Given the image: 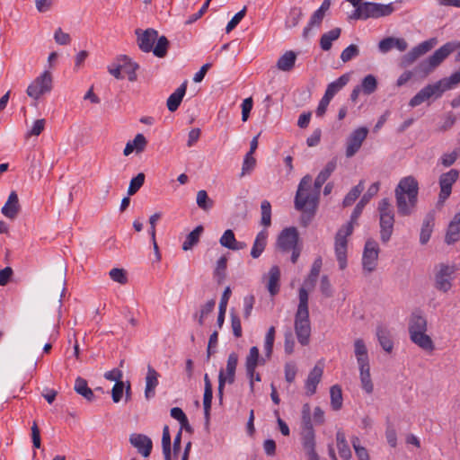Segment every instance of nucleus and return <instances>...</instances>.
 <instances>
[{"label":"nucleus","mask_w":460,"mask_h":460,"mask_svg":"<svg viewBox=\"0 0 460 460\" xmlns=\"http://www.w3.org/2000/svg\"><path fill=\"white\" fill-rule=\"evenodd\" d=\"M359 55V49L355 44H350L346 49H344L341 54V59L346 63L355 58Z\"/></svg>","instance_id":"bf43d9fd"},{"label":"nucleus","mask_w":460,"mask_h":460,"mask_svg":"<svg viewBox=\"0 0 460 460\" xmlns=\"http://www.w3.org/2000/svg\"><path fill=\"white\" fill-rule=\"evenodd\" d=\"M349 76L348 74L341 75L338 79L330 83L327 85V88L323 95L327 96L332 100L334 97V95L349 83Z\"/></svg>","instance_id":"2f4dec72"},{"label":"nucleus","mask_w":460,"mask_h":460,"mask_svg":"<svg viewBox=\"0 0 460 460\" xmlns=\"http://www.w3.org/2000/svg\"><path fill=\"white\" fill-rule=\"evenodd\" d=\"M323 374V364L318 362L314 368L309 372L305 380V387L306 394L312 396L316 393L317 385L321 382Z\"/></svg>","instance_id":"aec40b11"},{"label":"nucleus","mask_w":460,"mask_h":460,"mask_svg":"<svg viewBox=\"0 0 460 460\" xmlns=\"http://www.w3.org/2000/svg\"><path fill=\"white\" fill-rule=\"evenodd\" d=\"M380 249L377 242L372 238L366 241L362 253V269L366 273L376 270Z\"/></svg>","instance_id":"9d476101"},{"label":"nucleus","mask_w":460,"mask_h":460,"mask_svg":"<svg viewBox=\"0 0 460 460\" xmlns=\"http://www.w3.org/2000/svg\"><path fill=\"white\" fill-rule=\"evenodd\" d=\"M204 228L202 226H198L195 229H193L185 238L182 243V250L188 251L190 250L194 245H196L199 241L200 234H202Z\"/></svg>","instance_id":"a19ab883"},{"label":"nucleus","mask_w":460,"mask_h":460,"mask_svg":"<svg viewBox=\"0 0 460 460\" xmlns=\"http://www.w3.org/2000/svg\"><path fill=\"white\" fill-rule=\"evenodd\" d=\"M341 29L337 27L334 28L321 36L320 47L323 50L328 51L332 46V41L338 40L341 36Z\"/></svg>","instance_id":"72a5a7b5"},{"label":"nucleus","mask_w":460,"mask_h":460,"mask_svg":"<svg viewBox=\"0 0 460 460\" xmlns=\"http://www.w3.org/2000/svg\"><path fill=\"white\" fill-rule=\"evenodd\" d=\"M125 71L128 74V78L130 82H135L137 78L136 71L139 68L137 63L133 62L127 56H123Z\"/></svg>","instance_id":"603ef678"},{"label":"nucleus","mask_w":460,"mask_h":460,"mask_svg":"<svg viewBox=\"0 0 460 460\" xmlns=\"http://www.w3.org/2000/svg\"><path fill=\"white\" fill-rule=\"evenodd\" d=\"M264 363L265 359L260 357L259 349L256 346L252 347L245 358L246 375L250 380V388L252 391L253 390L254 370L258 365H263Z\"/></svg>","instance_id":"a211bd4d"},{"label":"nucleus","mask_w":460,"mask_h":460,"mask_svg":"<svg viewBox=\"0 0 460 460\" xmlns=\"http://www.w3.org/2000/svg\"><path fill=\"white\" fill-rule=\"evenodd\" d=\"M256 165V159L253 157L252 154H246L243 162L241 177L245 176L246 174H250Z\"/></svg>","instance_id":"13d9d810"},{"label":"nucleus","mask_w":460,"mask_h":460,"mask_svg":"<svg viewBox=\"0 0 460 460\" xmlns=\"http://www.w3.org/2000/svg\"><path fill=\"white\" fill-rule=\"evenodd\" d=\"M296 60V54L292 51L288 50L286 51L279 59L277 62V67L278 69L288 72L291 71L294 66Z\"/></svg>","instance_id":"473e14b6"},{"label":"nucleus","mask_w":460,"mask_h":460,"mask_svg":"<svg viewBox=\"0 0 460 460\" xmlns=\"http://www.w3.org/2000/svg\"><path fill=\"white\" fill-rule=\"evenodd\" d=\"M187 81L182 83L167 99L166 105L170 111L178 110L186 93Z\"/></svg>","instance_id":"a878e982"},{"label":"nucleus","mask_w":460,"mask_h":460,"mask_svg":"<svg viewBox=\"0 0 460 460\" xmlns=\"http://www.w3.org/2000/svg\"><path fill=\"white\" fill-rule=\"evenodd\" d=\"M129 442L144 457L150 456L153 448V442L147 436L144 434L133 433L129 437Z\"/></svg>","instance_id":"6ab92c4d"},{"label":"nucleus","mask_w":460,"mask_h":460,"mask_svg":"<svg viewBox=\"0 0 460 460\" xmlns=\"http://www.w3.org/2000/svg\"><path fill=\"white\" fill-rule=\"evenodd\" d=\"M322 269V259L317 258L314 260L308 277L305 279L304 284L301 288H304L305 290L306 288H314L319 277L320 271Z\"/></svg>","instance_id":"c9c22d12"},{"label":"nucleus","mask_w":460,"mask_h":460,"mask_svg":"<svg viewBox=\"0 0 460 460\" xmlns=\"http://www.w3.org/2000/svg\"><path fill=\"white\" fill-rule=\"evenodd\" d=\"M336 166L337 162L334 158L326 164L325 167L318 173L314 180V190H311V176L305 175L302 178L295 197L296 209L308 213L310 217L314 215L321 188L335 171Z\"/></svg>","instance_id":"f257e3e1"},{"label":"nucleus","mask_w":460,"mask_h":460,"mask_svg":"<svg viewBox=\"0 0 460 460\" xmlns=\"http://www.w3.org/2000/svg\"><path fill=\"white\" fill-rule=\"evenodd\" d=\"M376 337L384 350L386 352H391L393 350L394 342L391 339L390 332L386 327L383 325L377 326Z\"/></svg>","instance_id":"7c9ffc66"},{"label":"nucleus","mask_w":460,"mask_h":460,"mask_svg":"<svg viewBox=\"0 0 460 460\" xmlns=\"http://www.w3.org/2000/svg\"><path fill=\"white\" fill-rule=\"evenodd\" d=\"M157 31L153 28H148L145 31L137 29L135 33L137 35V43L140 50L146 53L152 51L153 47L157 40Z\"/></svg>","instance_id":"f3484780"},{"label":"nucleus","mask_w":460,"mask_h":460,"mask_svg":"<svg viewBox=\"0 0 460 460\" xmlns=\"http://www.w3.org/2000/svg\"><path fill=\"white\" fill-rule=\"evenodd\" d=\"M146 176L143 172H139L136 177L132 178L128 189V194L132 196L136 194L145 182Z\"/></svg>","instance_id":"4d7b16f0"},{"label":"nucleus","mask_w":460,"mask_h":460,"mask_svg":"<svg viewBox=\"0 0 460 460\" xmlns=\"http://www.w3.org/2000/svg\"><path fill=\"white\" fill-rule=\"evenodd\" d=\"M158 372L150 365L147 367V373L146 376V388L145 397L146 400H150L155 395V388L158 385Z\"/></svg>","instance_id":"5701e85b"},{"label":"nucleus","mask_w":460,"mask_h":460,"mask_svg":"<svg viewBox=\"0 0 460 460\" xmlns=\"http://www.w3.org/2000/svg\"><path fill=\"white\" fill-rule=\"evenodd\" d=\"M19 198L16 191L13 190L9 194L8 199L1 209L2 214L9 218L14 219L20 211Z\"/></svg>","instance_id":"4be33fe9"},{"label":"nucleus","mask_w":460,"mask_h":460,"mask_svg":"<svg viewBox=\"0 0 460 460\" xmlns=\"http://www.w3.org/2000/svg\"><path fill=\"white\" fill-rule=\"evenodd\" d=\"M354 355L358 367L370 366L368 350L362 339H356L354 341Z\"/></svg>","instance_id":"393cba45"},{"label":"nucleus","mask_w":460,"mask_h":460,"mask_svg":"<svg viewBox=\"0 0 460 460\" xmlns=\"http://www.w3.org/2000/svg\"><path fill=\"white\" fill-rule=\"evenodd\" d=\"M364 190V181L361 180L359 182L354 186L349 193L345 196L342 201L343 207L351 206L360 196L361 192Z\"/></svg>","instance_id":"79ce46f5"},{"label":"nucleus","mask_w":460,"mask_h":460,"mask_svg":"<svg viewBox=\"0 0 460 460\" xmlns=\"http://www.w3.org/2000/svg\"><path fill=\"white\" fill-rule=\"evenodd\" d=\"M460 239V214L456 213L449 222L445 235V242L447 244H454Z\"/></svg>","instance_id":"b1692460"},{"label":"nucleus","mask_w":460,"mask_h":460,"mask_svg":"<svg viewBox=\"0 0 460 460\" xmlns=\"http://www.w3.org/2000/svg\"><path fill=\"white\" fill-rule=\"evenodd\" d=\"M434 221L435 217L433 214L429 213L425 217L420 234V242L421 244H426L430 239L433 231Z\"/></svg>","instance_id":"c756f323"},{"label":"nucleus","mask_w":460,"mask_h":460,"mask_svg":"<svg viewBox=\"0 0 460 460\" xmlns=\"http://www.w3.org/2000/svg\"><path fill=\"white\" fill-rule=\"evenodd\" d=\"M444 93L441 83L437 81L434 84H429L420 90L409 102L411 108L417 107L430 98L438 99Z\"/></svg>","instance_id":"9b49d317"},{"label":"nucleus","mask_w":460,"mask_h":460,"mask_svg":"<svg viewBox=\"0 0 460 460\" xmlns=\"http://www.w3.org/2000/svg\"><path fill=\"white\" fill-rule=\"evenodd\" d=\"M215 305L216 301L214 299H210L201 306L199 314H195L194 317H198V323L200 326L204 324L205 317L214 310Z\"/></svg>","instance_id":"5fc2aeb1"},{"label":"nucleus","mask_w":460,"mask_h":460,"mask_svg":"<svg viewBox=\"0 0 460 460\" xmlns=\"http://www.w3.org/2000/svg\"><path fill=\"white\" fill-rule=\"evenodd\" d=\"M171 416L172 418L177 420L180 422L181 426L183 427L186 430H191V427L189 424L188 418L181 408L174 407L171 409Z\"/></svg>","instance_id":"864d4df0"},{"label":"nucleus","mask_w":460,"mask_h":460,"mask_svg":"<svg viewBox=\"0 0 460 460\" xmlns=\"http://www.w3.org/2000/svg\"><path fill=\"white\" fill-rule=\"evenodd\" d=\"M460 155V152L458 150H454L451 153H445L440 157V162L445 167H449L455 164L457 158Z\"/></svg>","instance_id":"69168bd1"},{"label":"nucleus","mask_w":460,"mask_h":460,"mask_svg":"<svg viewBox=\"0 0 460 460\" xmlns=\"http://www.w3.org/2000/svg\"><path fill=\"white\" fill-rule=\"evenodd\" d=\"M459 171L456 169H450L448 172L442 173L439 176L438 183L440 191L438 194V203L444 204L449 198L452 192L453 184L459 178Z\"/></svg>","instance_id":"f8f14e48"},{"label":"nucleus","mask_w":460,"mask_h":460,"mask_svg":"<svg viewBox=\"0 0 460 460\" xmlns=\"http://www.w3.org/2000/svg\"><path fill=\"white\" fill-rule=\"evenodd\" d=\"M359 368V377L361 382L362 389L367 394H372L374 390V385L371 380L370 376V366L367 367H360Z\"/></svg>","instance_id":"ea45409f"},{"label":"nucleus","mask_w":460,"mask_h":460,"mask_svg":"<svg viewBox=\"0 0 460 460\" xmlns=\"http://www.w3.org/2000/svg\"><path fill=\"white\" fill-rule=\"evenodd\" d=\"M395 8L394 6V3H389L387 4H379L375 2H370V18L371 19H378L380 17H385L392 14L394 12Z\"/></svg>","instance_id":"bb28decb"},{"label":"nucleus","mask_w":460,"mask_h":460,"mask_svg":"<svg viewBox=\"0 0 460 460\" xmlns=\"http://www.w3.org/2000/svg\"><path fill=\"white\" fill-rule=\"evenodd\" d=\"M367 134L368 128L367 127H359L350 133L346 143L347 157H352L358 152Z\"/></svg>","instance_id":"ddd939ff"},{"label":"nucleus","mask_w":460,"mask_h":460,"mask_svg":"<svg viewBox=\"0 0 460 460\" xmlns=\"http://www.w3.org/2000/svg\"><path fill=\"white\" fill-rule=\"evenodd\" d=\"M302 17L303 11L300 7L291 8L285 21L286 28L291 29L297 26Z\"/></svg>","instance_id":"c03bdc74"},{"label":"nucleus","mask_w":460,"mask_h":460,"mask_svg":"<svg viewBox=\"0 0 460 460\" xmlns=\"http://www.w3.org/2000/svg\"><path fill=\"white\" fill-rule=\"evenodd\" d=\"M438 43L436 38L429 39L420 42L412 48L407 54L402 57V62L404 66H410L414 63L420 56L426 54L432 49Z\"/></svg>","instance_id":"2eb2a0df"},{"label":"nucleus","mask_w":460,"mask_h":460,"mask_svg":"<svg viewBox=\"0 0 460 460\" xmlns=\"http://www.w3.org/2000/svg\"><path fill=\"white\" fill-rule=\"evenodd\" d=\"M255 304V297L253 295H248L243 297V317L248 319Z\"/></svg>","instance_id":"338daca9"},{"label":"nucleus","mask_w":460,"mask_h":460,"mask_svg":"<svg viewBox=\"0 0 460 460\" xmlns=\"http://www.w3.org/2000/svg\"><path fill=\"white\" fill-rule=\"evenodd\" d=\"M275 333H276L275 327L271 326L269 328V330L265 335L264 350H265V356L267 358H270L271 357V354L273 351Z\"/></svg>","instance_id":"de8ad7c7"},{"label":"nucleus","mask_w":460,"mask_h":460,"mask_svg":"<svg viewBox=\"0 0 460 460\" xmlns=\"http://www.w3.org/2000/svg\"><path fill=\"white\" fill-rule=\"evenodd\" d=\"M196 202L198 207L205 211L210 209L214 205V201L208 197L207 191L204 190L198 191Z\"/></svg>","instance_id":"09e8293b"},{"label":"nucleus","mask_w":460,"mask_h":460,"mask_svg":"<svg viewBox=\"0 0 460 460\" xmlns=\"http://www.w3.org/2000/svg\"><path fill=\"white\" fill-rule=\"evenodd\" d=\"M261 224L265 227H269L271 225V205L268 200H263L261 202Z\"/></svg>","instance_id":"3c124183"},{"label":"nucleus","mask_w":460,"mask_h":460,"mask_svg":"<svg viewBox=\"0 0 460 460\" xmlns=\"http://www.w3.org/2000/svg\"><path fill=\"white\" fill-rule=\"evenodd\" d=\"M238 354L231 352L227 358L225 376L228 377V384L232 385L235 381V371L238 364Z\"/></svg>","instance_id":"4c0bfd02"},{"label":"nucleus","mask_w":460,"mask_h":460,"mask_svg":"<svg viewBox=\"0 0 460 460\" xmlns=\"http://www.w3.org/2000/svg\"><path fill=\"white\" fill-rule=\"evenodd\" d=\"M227 259L225 256H222L217 261V267L215 269V276L218 277L220 279H225L226 270Z\"/></svg>","instance_id":"774afa93"},{"label":"nucleus","mask_w":460,"mask_h":460,"mask_svg":"<svg viewBox=\"0 0 460 460\" xmlns=\"http://www.w3.org/2000/svg\"><path fill=\"white\" fill-rule=\"evenodd\" d=\"M52 87V75L49 70H45L28 85L26 93L34 101H38L42 95L50 93Z\"/></svg>","instance_id":"6e6552de"},{"label":"nucleus","mask_w":460,"mask_h":460,"mask_svg":"<svg viewBox=\"0 0 460 460\" xmlns=\"http://www.w3.org/2000/svg\"><path fill=\"white\" fill-rule=\"evenodd\" d=\"M331 406L333 411H339L342 407V391L339 385H334L330 389Z\"/></svg>","instance_id":"37998d69"},{"label":"nucleus","mask_w":460,"mask_h":460,"mask_svg":"<svg viewBox=\"0 0 460 460\" xmlns=\"http://www.w3.org/2000/svg\"><path fill=\"white\" fill-rule=\"evenodd\" d=\"M301 443L306 455L316 453L314 431H301Z\"/></svg>","instance_id":"58836bf2"},{"label":"nucleus","mask_w":460,"mask_h":460,"mask_svg":"<svg viewBox=\"0 0 460 460\" xmlns=\"http://www.w3.org/2000/svg\"><path fill=\"white\" fill-rule=\"evenodd\" d=\"M110 278L121 285H125L128 282L127 272L123 269L114 268L109 272Z\"/></svg>","instance_id":"680f3d73"},{"label":"nucleus","mask_w":460,"mask_h":460,"mask_svg":"<svg viewBox=\"0 0 460 460\" xmlns=\"http://www.w3.org/2000/svg\"><path fill=\"white\" fill-rule=\"evenodd\" d=\"M379 189V181H376L368 187L367 190L355 206L350 215L349 222L341 226L334 236V252L341 270H345L348 266V237L353 234L354 224L362 214L366 205L378 193Z\"/></svg>","instance_id":"f03ea898"},{"label":"nucleus","mask_w":460,"mask_h":460,"mask_svg":"<svg viewBox=\"0 0 460 460\" xmlns=\"http://www.w3.org/2000/svg\"><path fill=\"white\" fill-rule=\"evenodd\" d=\"M235 236L231 229H227L224 232L223 235L221 236L219 243L222 246L232 250L234 244H235Z\"/></svg>","instance_id":"e2e57ef3"},{"label":"nucleus","mask_w":460,"mask_h":460,"mask_svg":"<svg viewBox=\"0 0 460 460\" xmlns=\"http://www.w3.org/2000/svg\"><path fill=\"white\" fill-rule=\"evenodd\" d=\"M456 271L455 265H448L445 263H439L435 266V288L443 292H448L453 284V276Z\"/></svg>","instance_id":"1a4fd4ad"},{"label":"nucleus","mask_w":460,"mask_h":460,"mask_svg":"<svg viewBox=\"0 0 460 460\" xmlns=\"http://www.w3.org/2000/svg\"><path fill=\"white\" fill-rule=\"evenodd\" d=\"M351 444L358 460H370L367 448L360 445V439L358 437L351 438Z\"/></svg>","instance_id":"6e6d98bb"},{"label":"nucleus","mask_w":460,"mask_h":460,"mask_svg":"<svg viewBox=\"0 0 460 460\" xmlns=\"http://www.w3.org/2000/svg\"><path fill=\"white\" fill-rule=\"evenodd\" d=\"M169 40L165 36H157L156 45L153 47V53L157 58H164L167 55Z\"/></svg>","instance_id":"49530a36"},{"label":"nucleus","mask_w":460,"mask_h":460,"mask_svg":"<svg viewBox=\"0 0 460 460\" xmlns=\"http://www.w3.org/2000/svg\"><path fill=\"white\" fill-rule=\"evenodd\" d=\"M456 50V43L453 41L447 42L438 49L427 59L421 61L417 69L424 75L430 74L437 68L452 52Z\"/></svg>","instance_id":"0eeeda50"},{"label":"nucleus","mask_w":460,"mask_h":460,"mask_svg":"<svg viewBox=\"0 0 460 460\" xmlns=\"http://www.w3.org/2000/svg\"><path fill=\"white\" fill-rule=\"evenodd\" d=\"M299 303L295 315V332L298 342L302 346L309 343L311 335V324L308 310V292L304 288L298 291Z\"/></svg>","instance_id":"39448f33"},{"label":"nucleus","mask_w":460,"mask_h":460,"mask_svg":"<svg viewBox=\"0 0 460 460\" xmlns=\"http://www.w3.org/2000/svg\"><path fill=\"white\" fill-rule=\"evenodd\" d=\"M231 317V327L233 330V334L235 338H240L243 335L241 320L238 314L234 312V309L230 312Z\"/></svg>","instance_id":"052dcab7"},{"label":"nucleus","mask_w":460,"mask_h":460,"mask_svg":"<svg viewBox=\"0 0 460 460\" xmlns=\"http://www.w3.org/2000/svg\"><path fill=\"white\" fill-rule=\"evenodd\" d=\"M268 239V232L266 230L260 231L254 240L251 250V256L254 259L259 258L265 250Z\"/></svg>","instance_id":"c85d7f7f"},{"label":"nucleus","mask_w":460,"mask_h":460,"mask_svg":"<svg viewBox=\"0 0 460 460\" xmlns=\"http://www.w3.org/2000/svg\"><path fill=\"white\" fill-rule=\"evenodd\" d=\"M380 240L383 243L390 241L394 226V211L389 199L384 198L378 202Z\"/></svg>","instance_id":"423d86ee"},{"label":"nucleus","mask_w":460,"mask_h":460,"mask_svg":"<svg viewBox=\"0 0 460 460\" xmlns=\"http://www.w3.org/2000/svg\"><path fill=\"white\" fill-rule=\"evenodd\" d=\"M269 280L267 288L273 296L279 292L280 270L279 266L274 265L269 270Z\"/></svg>","instance_id":"cd10ccee"},{"label":"nucleus","mask_w":460,"mask_h":460,"mask_svg":"<svg viewBox=\"0 0 460 460\" xmlns=\"http://www.w3.org/2000/svg\"><path fill=\"white\" fill-rule=\"evenodd\" d=\"M354 8V11L349 15V19L364 21L370 19V2H362Z\"/></svg>","instance_id":"e433bc0d"},{"label":"nucleus","mask_w":460,"mask_h":460,"mask_svg":"<svg viewBox=\"0 0 460 460\" xmlns=\"http://www.w3.org/2000/svg\"><path fill=\"white\" fill-rule=\"evenodd\" d=\"M419 194L418 181L411 175L400 180L394 190L397 213L401 217H408L414 211Z\"/></svg>","instance_id":"7ed1b4c3"},{"label":"nucleus","mask_w":460,"mask_h":460,"mask_svg":"<svg viewBox=\"0 0 460 460\" xmlns=\"http://www.w3.org/2000/svg\"><path fill=\"white\" fill-rule=\"evenodd\" d=\"M408 48V43L402 38L387 37L381 40L378 43V49L381 53H387L393 49L404 51Z\"/></svg>","instance_id":"412c9836"},{"label":"nucleus","mask_w":460,"mask_h":460,"mask_svg":"<svg viewBox=\"0 0 460 460\" xmlns=\"http://www.w3.org/2000/svg\"><path fill=\"white\" fill-rule=\"evenodd\" d=\"M246 13V7L244 6L241 11L236 13L234 17L229 21L226 27V33H229L231 31H233L242 21V19L245 16Z\"/></svg>","instance_id":"0e129e2a"},{"label":"nucleus","mask_w":460,"mask_h":460,"mask_svg":"<svg viewBox=\"0 0 460 460\" xmlns=\"http://www.w3.org/2000/svg\"><path fill=\"white\" fill-rule=\"evenodd\" d=\"M441 83L444 93L452 89L455 85L460 84V69L453 73L449 77L438 80Z\"/></svg>","instance_id":"8fccbe9b"},{"label":"nucleus","mask_w":460,"mask_h":460,"mask_svg":"<svg viewBox=\"0 0 460 460\" xmlns=\"http://www.w3.org/2000/svg\"><path fill=\"white\" fill-rule=\"evenodd\" d=\"M331 7V0H323L320 7L315 10L311 15L307 25L303 30V38L307 39L310 35L312 29H319L326 15V13Z\"/></svg>","instance_id":"dca6fc26"},{"label":"nucleus","mask_w":460,"mask_h":460,"mask_svg":"<svg viewBox=\"0 0 460 460\" xmlns=\"http://www.w3.org/2000/svg\"><path fill=\"white\" fill-rule=\"evenodd\" d=\"M428 330V322L420 310H415L411 313L408 331L411 342L425 351H433L435 349L434 342L430 336L426 332Z\"/></svg>","instance_id":"20e7f679"},{"label":"nucleus","mask_w":460,"mask_h":460,"mask_svg":"<svg viewBox=\"0 0 460 460\" xmlns=\"http://www.w3.org/2000/svg\"><path fill=\"white\" fill-rule=\"evenodd\" d=\"M75 391L82 395L88 402H93L95 399V395L93 390L88 386L87 381L83 377L78 376L75 382Z\"/></svg>","instance_id":"f704fd0d"},{"label":"nucleus","mask_w":460,"mask_h":460,"mask_svg":"<svg viewBox=\"0 0 460 460\" xmlns=\"http://www.w3.org/2000/svg\"><path fill=\"white\" fill-rule=\"evenodd\" d=\"M299 241V234L295 226L284 228L279 234L277 239V246L282 252H289L297 246Z\"/></svg>","instance_id":"4468645a"},{"label":"nucleus","mask_w":460,"mask_h":460,"mask_svg":"<svg viewBox=\"0 0 460 460\" xmlns=\"http://www.w3.org/2000/svg\"><path fill=\"white\" fill-rule=\"evenodd\" d=\"M359 86L364 94L370 95L377 89V80L375 75H367L362 79Z\"/></svg>","instance_id":"a18cd8bd"}]
</instances>
